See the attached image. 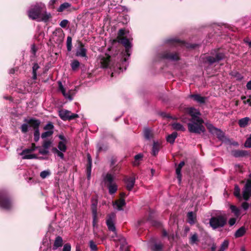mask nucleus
Here are the masks:
<instances>
[{"instance_id":"nucleus-15","label":"nucleus","mask_w":251,"mask_h":251,"mask_svg":"<svg viewBox=\"0 0 251 251\" xmlns=\"http://www.w3.org/2000/svg\"><path fill=\"white\" fill-rule=\"evenodd\" d=\"M116 217V215L114 213H111L107 216V219L106 224L109 230L115 232L116 227L113 222V220Z\"/></svg>"},{"instance_id":"nucleus-13","label":"nucleus","mask_w":251,"mask_h":251,"mask_svg":"<svg viewBox=\"0 0 251 251\" xmlns=\"http://www.w3.org/2000/svg\"><path fill=\"white\" fill-rule=\"evenodd\" d=\"M188 113L191 116V122H202V119L199 116L201 115L200 112L194 107H190L188 109Z\"/></svg>"},{"instance_id":"nucleus-19","label":"nucleus","mask_w":251,"mask_h":251,"mask_svg":"<svg viewBox=\"0 0 251 251\" xmlns=\"http://www.w3.org/2000/svg\"><path fill=\"white\" fill-rule=\"evenodd\" d=\"M26 122L30 127H32L33 129L39 128L41 125V121L35 118H31L29 120H25Z\"/></svg>"},{"instance_id":"nucleus-43","label":"nucleus","mask_w":251,"mask_h":251,"mask_svg":"<svg viewBox=\"0 0 251 251\" xmlns=\"http://www.w3.org/2000/svg\"><path fill=\"white\" fill-rule=\"evenodd\" d=\"M234 195L237 198H240L241 197L240 194V188L237 184L234 185Z\"/></svg>"},{"instance_id":"nucleus-34","label":"nucleus","mask_w":251,"mask_h":251,"mask_svg":"<svg viewBox=\"0 0 251 251\" xmlns=\"http://www.w3.org/2000/svg\"><path fill=\"white\" fill-rule=\"evenodd\" d=\"M173 128L177 131H184L185 128L180 123L175 122L172 124Z\"/></svg>"},{"instance_id":"nucleus-29","label":"nucleus","mask_w":251,"mask_h":251,"mask_svg":"<svg viewBox=\"0 0 251 251\" xmlns=\"http://www.w3.org/2000/svg\"><path fill=\"white\" fill-rule=\"evenodd\" d=\"M250 120V119L249 117L242 118L238 121V125L241 127H245L248 126Z\"/></svg>"},{"instance_id":"nucleus-16","label":"nucleus","mask_w":251,"mask_h":251,"mask_svg":"<svg viewBox=\"0 0 251 251\" xmlns=\"http://www.w3.org/2000/svg\"><path fill=\"white\" fill-rule=\"evenodd\" d=\"M65 34L62 30H56L53 32L52 39L57 44L60 45L63 42Z\"/></svg>"},{"instance_id":"nucleus-33","label":"nucleus","mask_w":251,"mask_h":251,"mask_svg":"<svg viewBox=\"0 0 251 251\" xmlns=\"http://www.w3.org/2000/svg\"><path fill=\"white\" fill-rule=\"evenodd\" d=\"M177 136L176 132H173L172 134L169 135L167 137V141L171 144H174L175 139Z\"/></svg>"},{"instance_id":"nucleus-8","label":"nucleus","mask_w":251,"mask_h":251,"mask_svg":"<svg viewBox=\"0 0 251 251\" xmlns=\"http://www.w3.org/2000/svg\"><path fill=\"white\" fill-rule=\"evenodd\" d=\"M43 12V8L41 6L36 5L31 7L28 11V16L32 20H37L40 18Z\"/></svg>"},{"instance_id":"nucleus-27","label":"nucleus","mask_w":251,"mask_h":251,"mask_svg":"<svg viewBox=\"0 0 251 251\" xmlns=\"http://www.w3.org/2000/svg\"><path fill=\"white\" fill-rule=\"evenodd\" d=\"M160 149V144L157 142L154 141L152 149V154L153 156H156L157 154Z\"/></svg>"},{"instance_id":"nucleus-40","label":"nucleus","mask_w":251,"mask_h":251,"mask_svg":"<svg viewBox=\"0 0 251 251\" xmlns=\"http://www.w3.org/2000/svg\"><path fill=\"white\" fill-rule=\"evenodd\" d=\"M230 209L231 212L234 213V215L236 217H238L240 215V210L236 206L234 205H230Z\"/></svg>"},{"instance_id":"nucleus-42","label":"nucleus","mask_w":251,"mask_h":251,"mask_svg":"<svg viewBox=\"0 0 251 251\" xmlns=\"http://www.w3.org/2000/svg\"><path fill=\"white\" fill-rule=\"evenodd\" d=\"M125 30L124 28H121L119 29L118 32V35L116 39H113V40H118L119 39L122 38L123 37H125L124 35H125Z\"/></svg>"},{"instance_id":"nucleus-1","label":"nucleus","mask_w":251,"mask_h":251,"mask_svg":"<svg viewBox=\"0 0 251 251\" xmlns=\"http://www.w3.org/2000/svg\"><path fill=\"white\" fill-rule=\"evenodd\" d=\"M116 55H117V58L114 56L113 58L111 59L110 55L105 53V56L102 57L100 59L101 67L103 68H109L119 73L123 71V68H124V70H126V63H123L120 61V57L118 56V53H117Z\"/></svg>"},{"instance_id":"nucleus-53","label":"nucleus","mask_w":251,"mask_h":251,"mask_svg":"<svg viewBox=\"0 0 251 251\" xmlns=\"http://www.w3.org/2000/svg\"><path fill=\"white\" fill-rule=\"evenodd\" d=\"M33 151H34L33 149H30V148L26 149L25 150H24L22 151V152L20 153V155H25V154L30 153Z\"/></svg>"},{"instance_id":"nucleus-17","label":"nucleus","mask_w":251,"mask_h":251,"mask_svg":"<svg viewBox=\"0 0 251 251\" xmlns=\"http://www.w3.org/2000/svg\"><path fill=\"white\" fill-rule=\"evenodd\" d=\"M78 46L76 49L75 56L88 58L87 56V50L85 48L84 45L80 41H77Z\"/></svg>"},{"instance_id":"nucleus-48","label":"nucleus","mask_w":251,"mask_h":251,"mask_svg":"<svg viewBox=\"0 0 251 251\" xmlns=\"http://www.w3.org/2000/svg\"><path fill=\"white\" fill-rule=\"evenodd\" d=\"M52 144V141L50 140H44L42 144V147L43 148H45L48 150Z\"/></svg>"},{"instance_id":"nucleus-51","label":"nucleus","mask_w":251,"mask_h":251,"mask_svg":"<svg viewBox=\"0 0 251 251\" xmlns=\"http://www.w3.org/2000/svg\"><path fill=\"white\" fill-rule=\"evenodd\" d=\"M181 169L178 167L176 168V172L177 175V179L179 182L181 181L182 175L181 174Z\"/></svg>"},{"instance_id":"nucleus-38","label":"nucleus","mask_w":251,"mask_h":251,"mask_svg":"<svg viewBox=\"0 0 251 251\" xmlns=\"http://www.w3.org/2000/svg\"><path fill=\"white\" fill-rule=\"evenodd\" d=\"M51 18V15L50 13H47L46 12L45 13H42L40 16L41 20L40 21L47 22Z\"/></svg>"},{"instance_id":"nucleus-62","label":"nucleus","mask_w":251,"mask_h":251,"mask_svg":"<svg viewBox=\"0 0 251 251\" xmlns=\"http://www.w3.org/2000/svg\"><path fill=\"white\" fill-rule=\"evenodd\" d=\"M39 67H40L37 63H34L32 67V72H37V71L39 68Z\"/></svg>"},{"instance_id":"nucleus-14","label":"nucleus","mask_w":251,"mask_h":251,"mask_svg":"<svg viewBox=\"0 0 251 251\" xmlns=\"http://www.w3.org/2000/svg\"><path fill=\"white\" fill-rule=\"evenodd\" d=\"M243 198L245 201H248L251 196V179H248L243 189Z\"/></svg>"},{"instance_id":"nucleus-7","label":"nucleus","mask_w":251,"mask_h":251,"mask_svg":"<svg viewBox=\"0 0 251 251\" xmlns=\"http://www.w3.org/2000/svg\"><path fill=\"white\" fill-rule=\"evenodd\" d=\"M91 209L93 216V227L98 226V218L97 213V204L98 199L97 198L93 197L91 199Z\"/></svg>"},{"instance_id":"nucleus-41","label":"nucleus","mask_w":251,"mask_h":251,"mask_svg":"<svg viewBox=\"0 0 251 251\" xmlns=\"http://www.w3.org/2000/svg\"><path fill=\"white\" fill-rule=\"evenodd\" d=\"M72 38L71 36H68L67 38V49L68 51H71L72 49Z\"/></svg>"},{"instance_id":"nucleus-44","label":"nucleus","mask_w":251,"mask_h":251,"mask_svg":"<svg viewBox=\"0 0 251 251\" xmlns=\"http://www.w3.org/2000/svg\"><path fill=\"white\" fill-rule=\"evenodd\" d=\"M66 144L62 141H60L58 144V148L60 150V151L62 152H65L67 150V147L66 146Z\"/></svg>"},{"instance_id":"nucleus-47","label":"nucleus","mask_w":251,"mask_h":251,"mask_svg":"<svg viewBox=\"0 0 251 251\" xmlns=\"http://www.w3.org/2000/svg\"><path fill=\"white\" fill-rule=\"evenodd\" d=\"M89 247L91 251H97L98 250L97 245L93 240L89 242Z\"/></svg>"},{"instance_id":"nucleus-24","label":"nucleus","mask_w":251,"mask_h":251,"mask_svg":"<svg viewBox=\"0 0 251 251\" xmlns=\"http://www.w3.org/2000/svg\"><path fill=\"white\" fill-rule=\"evenodd\" d=\"M126 204L125 200L124 198H120L119 200L114 201L113 205H116L118 210H123V207Z\"/></svg>"},{"instance_id":"nucleus-49","label":"nucleus","mask_w":251,"mask_h":251,"mask_svg":"<svg viewBox=\"0 0 251 251\" xmlns=\"http://www.w3.org/2000/svg\"><path fill=\"white\" fill-rule=\"evenodd\" d=\"M28 124L26 123L23 124L21 126V130L22 133H26L28 131Z\"/></svg>"},{"instance_id":"nucleus-46","label":"nucleus","mask_w":251,"mask_h":251,"mask_svg":"<svg viewBox=\"0 0 251 251\" xmlns=\"http://www.w3.org/2000/svg\"><path fill=\"white\" fill-rule=\"evenodd\" d=\"M143 158V155L141 153L138 154L134 156V162H133L134 166H138L139 163L138 161Z\"/></svg>"},{"instance_id":"nucleus-4","label":"nucleus","mask_w":251,"mask_h":251,"mask_svg":"<svg viewBox=\"0 0 251 251\" xmlns=\"http://www.w3.org/2000/svg\"><path fill=\"white\" fill-rule=\"evenodd\" d=\"M227 223V218L225 214L212 216L209 219V225L213 229L223 227Z\"/></svg>"},{"instance_id":"nucleus-35","label":"nucleus","mask_w":251,"mask_h":251,"mask_svg":"<svg viewBox=\"0 0 251 251\" xmlns=\"http://www.w3.org/2000/svg\"><path fill=\"white\" fill-rule=\"evenodd\" d=\"M188 222L190 224H193L196 222V216L193 212H189L187 214Z\"/></svg>"},{"instance_id":"nucleus-57","label":"nucleus","mask_w":251,"mask_h":251,"mask_svg":"<svg viewBox=\"0 0 251 251\" xmlns=\"http://www.w3.org/2000/svg\"><path fill=\"white\" fill-rule=\"evenodd\" d=\"M71 244L70 243H66L64 245L62 251H71Z\"/></svg>"},{"instance_id":"nucleus-54","label":"nucleus","mask_w":251,"mask_h":251,"mask_svg":"<svg viewBox=\"0 0 251 251\" xmlns=\"http://www.w3.org/2000/svg\"><path fill=\"white\" fill-rule=\"evenodd\" d=\"M69 24V21L67 20H62L59 25L62 28H66Z\"/></svg>"},{"instance_id":"nucleus-10","label":"nucleus","mask_w":251,"mask_h":251,"mask_svg":"<svg viewBox=\"0 0 251 251\" xmlns=\"http://www.w3.org/2000/svg\"><path fill=\"white\" fill-rule=\"evenodd\" d=\"M168 43H169L172 46L177 47H186L187 48L190 47L192 49H195L198 46L197 44H191L190 46H187V44L183 41L180 40L176 38H171L167 40V41Z\"/></svg>"},{"instance_id":"nucleus-30","label":"nucleus","mask_w":251,"mask_h":251,"mask_svg":"<svg viewBox=\"0 0 251 251\" xmlns=\"http://www.w3.org/2000/svg\"><path fill=\"white\" fill-rule=\"evenodd\" d=\"M103 180L107 185V184H113L115 183L113 182L114 181V177L113 176L109 173H107L105 176L103 178Z\"/></svg>"},{"instance_id":"nucleus-2","label":"nucleus","mask_w":251,"mask_h":251,"mask_svg":"<svg viewBox=\"0 0 251 251\" xmlns=\"http://www.w3.org/2000/svg\"><path fill=\"white\" fill-rule=\"evenodd\" d=\"M117 43L122 44L125 48V50H123L121 53L118 54V56L120 57V61L123 63H126L128 57L130 55L132 44L126 37L119 39V40L116 41L112 40V44L114 45Z\"/></svg>"},{"instance_id":"nucleus-59","label":"nucleus","mask_w":251,"mask_h":251,"mask_svg":"<svg viewBox=\"0 0 251 251\" xmlns=\"http://www.w3.org/2000/svg\"><path fill=\"white\" fill-rule=\"evenodd\" d=\"M162 236L163 237H168L169 240L171 238V236L168 235V232L164 228H163L162 230Z\"/></svg>"},{"instance_id":"nucleus-52","label":"nucleus","mask_w":251,"mask_h":251,"mask_svg":"<svg viewBox=\"0 0 251 251\" xmlns=\"http://www.w3.org/2000/svg\"><path fill=\"white\" fill-rule=\"evenodd\" d=\"M244 146L248 148H251V134L250 135V137L246 139Z\"/></svg>"},{"instance_id":"nucleus-26","label":"nucleus","mask_w":251,"mask_h":251,"mask_svg":"<svg viewBox=\"0 0 251 251\" xmlns=\"http://www.w3.org/2000/svg\"><path fill=\"white\" fill-rule=\"evenodd\" d=\"M71 7V4L69 2H64L60 5L57 11L59 12H62L65 10L69 11L68 9ZM69 11H71V10H69Z\"/></svg>"},{"instance_id":"nucleus-23","label":"nucleus","mask_w":251,"mask_h":251,"mask_svg":"<svg viewBox=\"0 0 251 251\" xmlns=\"http://www.w3.org/2000/svg\"><path fill=\"white\" fill-rule=\"evenodd\" d=\"M63 244L62 238L61 236H58L55 238L52 250H56L58 248L61 247Z\"/></svg>"},{"instance_id":"nucleus-63","label":"nucleus","mask_w":251,"mask_h":251,"mask_svg":"<svg viewBox=\"0 0 251 251\" xmlns=\"http://www.w3.org/2000/svg\"><path fill=\"white\" fill-rule=\"evenodd\" d=\"M153 226L157 228H162L163 227L162 223L157 221L154 222Z\"/></svg>"},{"instance_id":"nucleus-12","label":"nucleus","mask_w":251,"mask_h":251,"mask_svg":"<svg viewBox=\"0 0 251 251\" xmlns=\"http://www.w3.org/2000/svg\"><path fill=\"white\" fill-rule=\"evenodd\" d=\"M54 126L53 123L51 122H48L47 125L43 127V129L46 130V131L42 133L41 138L42 139H46L52 136L54 132Z\"/></svg>"},{"instance_id":"nucleus-18","label":"nucleus","mask_w":251,"mask_h":251,"mask_svg":"<svg viewBox=\"0 0 251 251\" xmlns=\"http://www.w3.org/2000/svg\"><path fill=\"white\" fill-rule=\"evenodd\" d=\"M87 163L86 164V175L87 178L88 180H90L91 178V169L92 165V159L91 156L89 153L87 154Z\"/></svg>"},{"instance_id":"nucleus-28","label":"nucleus","mask_w":251,"mask_h":251,"mask_svg":"<svg viewBox=\"0 0 251 251\" xmlns=\"http://www.w3.org/2000/svg\"><path fill=\"white\" fill-rule=\"evenodd\" d=\"M246 232V229L245 227L244 226H241L237 230H236L234 234V236L236 238L242 237L245 234Z\"/></svg>"},{"instance_id":"nucleus-37","label":"nucleus","mask_w":251,"mask_h":251,"mask_svg":"<svg viewBox=\"0 0 251 251\" xmlns=\"http://www.w3.org/2000/svg\"><path fill=\"white\" fill-rule=\"evenodd\" d=\"M163 249V245L161 243H155L151 246V251H162Z\"/></svg>"},{"instance_id":"nucleus-9","label":"nucleus","mask_w":251,"mask_h":251,"mask_svg":"<svg viewBox=\"0 0 251 251\" xmlns=\"http://www.w3.org/2000/svg\"><path fill=\"white\" fill-rule=\"evenodd\" d=\"M159 55L162 59H164L172 61H178L180 59V57L177 52H171L168 50L161 52Z\"/></svg>"},{"instance_id":"nucleus-61","label":"nucleus","mask_w":251,"mask_h":251,"mask_svg":"<svg viewBox=\"0 0 251 251\" xmlns=\"http://www.w3.org/2000/svg\"><path fill=\"white\" fill-rule=\"evenodd\" d=\"M30 51L34 55H35L36 52L37 51V49L36 48L35 45L34 44H32L31 45Z\"/></svg>"},{"instance_id":"nucleus-60","label":"nucleus","mask_w":251,"mask_h":251,"mask_svg":"<svg viewBox=\"0 0 251 251\" xmlns=\"http://www.w3.org/2000/svg\"><path fill=\"white\" fill-rule=\"evenodd\" d=\"M236 221V219L235 218H231L228 221V224L230 226H233Z\"/></svg>"},{"instance_id":"nucleus-25","label":"nucleus","mask_w":251,"mask_h":251,"mask_svg":"<svg viewBox=\"0 0 251 251\" xmlns=\"http://www.w3.org/2000/svg\"><path fill=\"white\" fill-rule=\"evenodd\" d=\"M106 186L110 195L114 194L118 190V186L115 183L113 184H107Z\"/></svg>"},{"instance_id":"nucleus-45","label":"nucleus","mask_w":251,"mask_h":251,"mask_svg":"<svg viewBox=\"0 0 251 251\" xmlns=\"http://www.w3.org/2000/svg\"><path fill=\"white\" fill-rule=\"evenodd\" d=\"M229 245V242L227 240H225L221 245L220 249L218 251H225L227 249Z\"/></svg>"},{"instance_id":"nucleus-5","label":"nucleus","mask_w":251,"mask_h":251,"mask_svg":"<svg viewBox=\"0 0 251 251\" xmlns=\"http://www.w3.org/2000/svg\"><path fill=\"white\" fill-rule=\"evenodd\" d=\"M211 55L207 56L206 60L209 64H212L214 63L219 62L223 60L226 56L224 52H221L219 49L214 50L211 52Z\"/></svg>"},{"instance_id":"nucleus-3","label":"nucleus","mask_w":251,"mask_h":251,"mask_svg":"<svg viewBox=\"0 0 251 251\" xmlns=\"http://www.w3.org/2000/svg\"><path fill=\"white\" fill-rule=\"evenodd\" d=\"M13 207V200L9 192L5 189L0 190V207L11 210Z\"/></svg>"},{"instance_id":"nucleus-22","label":"nucleus","mask_w":251,"mask_h":251,"mask_svg":"<svg viewBox=\"0 0 251 251\" xmlns=\"http://www.w3.org/2000/svg\"><path fill=\"white\" fill-rule=\"evenodd\" d=\"M232 155L235 157H243L248 155V152L245 150H234L232 152Z\"/></svg>"},{"instance_id":"nucleus-6","label":"nucleus","mask_w":251,"mask_h":251,"mask_svg":"<svg viewBox=\"0 0 251 251\" xmlns=\"http://www.w3.org/2000/svg\"><path fill=\"white\" fill-rule=\"evenodd\" d=\"M204 123L203 120L202 122H192L191 123H188V129L190 132L194 133L197 134H201V132H204L205 129L204 126L202 125Z\"/></svg>"},{"instance_id":"nucleus-58","label":"nucleus","mask_w":251,"mask_h":251,"mask_svg":"<svg viewBox=\"0 0 251 251\" xmlns=\"http://www.w3.org/2000/svg\"><path fill=\"white\" fill-rule=\"evenodd\" d=\"M59 89L62 92L63 95H65V93L66 92L65 89L64 88L62 83L61 82H59Z\"/></svg>"},{"instance_id":"nucleus-50","label":"nucleus","mask_w":251,"mask_h":251,"mask_svg":"<svg viewBox=\"0 0 251 251\" xmlns=\"http://www.w3.org/2000/svg\"><path fill=\"white\" fill-rule=\"evenodd\" d=\"M119 244L120 245V248H124V246H126V242L124 237H121L118 239Z\"/></svg>"},{"instance_id":"nucleus-11","label":"nucleus","mask_w":251,"mask_h":251,"mask_svg":"<svg viewBox=\"0 0 251 251\" xmlns=\"http://www.w3.org/2000/svg\"><path fill=\"white\" fill-rule=\"evenodd\" d=\"M59 116L63 121H71L79 117L77 114H73L71 111L67 110H60L59 112Z\"/></svg>"},{"instance_id":"nucleus-64","label":"nucleus","mask_w":251,"mask_h":251,"mask_svg":"<svg viewBox=\"0 0 251 251\" xmlns=\"http://www.w3.org/2000/svg\"><path fill=\"white\" fill-rule=\"evenodd\" d=\"M58 138L61 140V141L65 143H67V140L65 136L63 134H59L58 135Z\"/></svg>"},{"instance_id":"nucleus-32","label":"nucleus","mask_w":251,"mask_h":251,"mask_svg":"<svg viewBox=\"0 0 251 251\" xmlns=\"http://www.w3.org/2000/svg\"><path fill=\"white\" fill-rule=\"evenodd\" d=\"M206 127L207 129L209 130V132L212 133H216L217 135H219V132L220 133H222V131L220 129L216 128L212 124H209L207 125Z\"/></svg>"},{"instance_id":"nucleus-36","label":"nucleus","mask_w":251,"mask_h":251,"mask_svg":"<svg viewBox=\"0 0 251 251\" xmlns=\"http://www.w3.org/2000/svg\"><path fill=\"white\" fill-rule=\"evenodd\" d=\"M72 70L73 71H76L78 70L80 66V63L77 60H73L71 64Z\"/></svg>"},{"instance_id":"nucleus-55","label":"nucleus","mask_w":251,"mask_h":251,"mask_svg":"<svg viewBox=\"0 0 251 251\" xmlns=\"http://www.w3.org/2000/svg\"><path fill=\"white\" fill-rule=\"evenodd\" d=\"M50 175V173L47 171H44L40 173V176L42 178H45L47 176Z\"/></svg>"},{"instance_id":"nucleus-39","label":"nucleus","mask_w":251,"mask_h":251,"mask_svg":"<svg viewBox=\"0 0 251 251\" xmlns=\"http://www.w3.org/2000/svg\"><path fill=\"white\" fill-rule=\"evenodd\" d=\"M199 242L198 236L197 233L193 234L190 238L189 243L191 245L197 244Z\"/></svg>"},{"instance_id":"nucleus-31","label":"nucleus","mask_w":251,"mask_h":251,"mask_svg":"<svg viewBox=\"0 0 251 251\" xmlns=\"http://www.w3.org/2000/svg\"><path fill=\"white\" fill-rule=\"evenodd\" d=\"M144 136L146 139L150 140L153 138V134L149 128H145L144 130Z\"/></svg>"},{"instance_id":"nucleus-56","label":"nucleus","mask_w":251,"mask_h":251,"mask_svg":"<svg viewBox=\"0 0 251 251\" xmlns=\"http://www.w3.org/2000/svg\"><path fill=\"white\" fill-rule=\"evenodd\" d=\"M39 153L42 155H47L49 154V151L48 149L43 148L39 150Z\"/></svg>"},{"instance_id":"nucleus-20","label":"nucleus","mask_w":251,"mask_h":251,"mask_svg":"<svg viewBox=\"0 0 251 251\" xmlns=\"http://www.w3.org/2000/svg\"><path fill=\"white\" fill-rule=\"evenodd\" d=\"M124 180L126 184V189L128 191H131L134 186L135 178L134 177H126Z\"/></svg>"},{"instance_id":"nucleus-21","label":"nucleus","mask_w":251,"mask_h":251,"mask_svg":"<svg viewBox=\"0 0 251 251\" xmlns=\"http://www.w3.org/2000/svg\"><path fill=\"white\" fill-rule=\"evenodd\" d=\"M189 97L200 104H204L205 102L206 97L201 96L200 94H191Z\"/></svg>"}]
</instances>
